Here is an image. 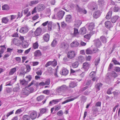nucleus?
<instances>
[{
    "mask_svg": "<svg viewBox=\"0 0 120 120\" xmlns=\"http://www.w3.org/2000/svg\"><path fill=\"white\" fill-rule=\"evenodd\" d=\"M59 9L58 8H55L54 10L55 12H56V16L57 19L59 20L62 19L64 15L65 12L62 10L59 11Z\"/></svg>",
    "mask_w": 120,
    "mask_h": 120,
    "instance_id": "nucleus-1",
    "label": "nucleus"
},
{
    "mask_svg": "<svg viewBox=\"0 0 120 120\" xmlns=\"http://www.w3.org/2000/svg\"><path fill=\"white\" fill-rule=\"evenodd\" d=\"M20 83L22 85V86H26V87H28L31 86V85L35 83V81L34 80H33L30 83L29 85H27L28 83V82L26 81L24 79H23L22 80H20Z\"/></svg>",
    "mask_w": 120,
    "mask_h": 120,
    "instance_id": "nucleus-2",
    "label": "nucleus"
},
{
    "mask_svg": "<svg viewBox=\"0 0 120 120\" xmlns=\"http://www.w3.org/2000/svg\"><path fill=\"white\" fill-rule=\"evenodd\" d=\"M76 54L75 51H69L67 53V57L69 58L72 59L75 57Z\"/></svg>",
    "mask_w": 120,
    "mask_h": 120,
    "instance_id": "nucleus-3",
    "label": "nucleus"
},
{
    "mask_svg": "<svg viewBox=\"0 0 120 120\" xmlns=\"http://www.w3.org/2000/svg\"><path fill=\"white\" fill-rule=\"evenodd\" d=\"M40 112L39 113V114L37 117L38 118L40 116H41L42 114L44 113H47L48 112V109L46 108H42L39 109Z\"/></svg>",
    "mask_w": 120,
    "mask_h": 120,
    "instance_id": "nucleus-4",
    "label": "nucleus"
},
{
    "mask_svg": "<svg viewBox=\"0 0 120 120\" xmlns=\"http://www.w3.org/2000/svg\"><path fill=\"white\" fill-rule=\"evenodd\" d=\"M76 9L77 11L81 13L85 14L87 13V11L85 8L80 7L78 5H77Z\"/></svg>",
    "mask_w": 120,
    "mask_h": 120,
    "instance_id": "nucleus-5",
    "label": "nucleus"
},
{
    "mask_svg": "<svg viewBox=\"0 0 120 120\" xmlns=\"http://www.w3.org/2000/svg\"><path fill=\"white\" fill-rule=\"evenodd\" d=\"M101 13V12L100 10L95 11L93 15V16L94 18L97 19L100 16Z\"/></svg>",
    "mask_w": 120,
    "mask_h": 120,
    "instance_id": "nucleus-6",
    "label": "nucleus"
},
{
    "mask_svg": "<svg viewBox=\"0 0 120 120\" xmlns=\"http://www.w3.org/2000/svg\"><path fill=\"white\" fill-rule=\"evenodd\" d=\"M86 26L87 27L89 30H92L94 27V23L93 22L88 23L86 25Z\"/></svg>",
    "mask_w": 120,
    "mask_h": 120,
    "instance_id": "nucleus-7",
    "label": "nucleus"
},
{
    "mask_svg": "<svg viewBox=\"0 0 120 120\" xmlns=\"http://www.w3.org/2000/svg\"><path fill=\"white\" fill-rule=\"evenodd\" d=\"M30 93V91L28 88H23L21 92L22 95H24L26 96H28Z\"/></svg>",
    "mask_w": 120,
    "mask_h": 120,
    "instance_id": "nucleus-8",
    "label": "nucleus"
},
{
    "mask_svg": "<svg viewBox=\"0 0 120 120\" xmlns=\"http://www.w3.org/2000/svg\"><path fill=\"white\" fill-rule=\"evenodd\" d=\"M37 115V112L36 111H34L30 113L29 116L32 120H34L36 118Z\"/></svg>",
    "mask_w": 120,
    "mask_h": 120,
    "instance_id": "nucleus-9",
    "label": "nucleus"
},
{
    "mask_svg": "<svg viewBox=\"0 0 120 120\" xmlns=\"http://www.w3.org/2000/svg\"><path fill=\"white\" fill-rule=\"evenodd\" d=\"M29 29L26 26L21 27L19 30V32L20 33H25L27 32Z\"/></svg>",
    "mask_w": 120,
    "mask_h": 120,
    "instance_id": "nucleus-10",
    "label": "nucleus"
},
{
    "mask_svg": "<svg viewBox=\"0 0 120 120\" xmlns=\"http://www.w3.org/2000/svg\"><path fill=\"white\" fill-rule=\"evenodd\" d=\"M90 66V63L87 62H85L83 64V68L85 71H87L89 69Z\"/></svg>",
    "mask_w": 120,
    "mask_h": 120,
    "instance_id": "nucleus-11",
    "label": "nucleus"
},
{
    "mask_svg": "<svg viewBox=\"0 0 120 120\" xmlns=\"http://www.w3.org/2000/svg\"><path fill=\"white\" fill-rule=\"evenodd\" d=\"M67 86L66 85H63L58 88L57 91L58 92H64L67 89Z\"/></svg>",
    "mask_w": 120,
    "mask_h": 120,
    "instance_id": "nucleus-12",
    "label": "nucleus"
},
{
    "mask_svg": "<svg viewBox=\"0 0 120 120\" xmlns=\"http://www.w3.org/2000/svg\"><path fill=\"white\" fill-rule=\"evenodd\" d=\"M105 26L108 28H110L113 27V25L109 21H106L105 22Z\"/></svg>",
    "mask_w": 120,
    "mask_h": 120,
    "instance_id": "nucleus-13",
    "label": "nucleus"
},
{
    "mask_svg": "<svg viewBox=\"0 0 120 120\" xmlns=\"http://www.w3.org/2000/svg\"><path fill=\"white\" fill-rule=\"evenodd\" d=\"M94 45L97 48L99 47L101 45V41L99 39H97L94 41Z\"/></svg>",
    "mask_w": 120,
    "mask_h": 120,
    "instance_id": "nucleus-14",
    "label": "nucleus"
},
{
    "mask_svg": "<svg viewBox=\"0 0 120 120\" xmlns=\"http://www.w3.org/2000/svg\"><path fill=\"white\" fill-rule=\"evenodd\" d=\"M69 71L66 68H64L60 72L61 75H66L68 74Z\"/></svg>",
    "mask_w": 120,
    "mask_h": 120,
    "instance_id": "nucleus-15",
    "label": "nucleus"
},
{
    "mask_svg": "<svg viewBox=\"0 0 120 120\" xmlns=\"http://www.w3.org/2000/svg\"><path fill=\"white\" fill-rule=\"evenodd\" d=\"M66 21L68 23H70L72 21L71 16V15H67L65 18Z\"/></svg>",
    "mask_w": 120,
    "mask_h": 120,
    "instance_id": "nucleus-16",
    "label": "nucleus"
},
{
    "mask_svg": "<svg viewBox=\"0 0 120 120\" xmlns=\"http://www.w3.org/2000/svg\"><path fill=\"white\" fill-rule=\"evenodd\" d=\"M75 24L74 25V27H77V28H79L82 23L81 21L78 20H75Z\"/></svg>",
    "mask_w": 120,
    "mask_h": 120,
    "instance_id": "nucleus-17",
    "label": "nucleus"
},
{
    "mask_svg": "<svg viewBox=\"0 0 120 120\" xmlns=\"http://www.w3.org/2000/svg\"><path fill=\"white\" fill-rule=\"evenodd\" d=\"M41 29L40 28H37L34 32L35 36H38L41 34Z\"/></svg>",
    "mask_w": 120,
    "mask_h": 120,
    "instance_id": "nucleus-18",
    "label": "nucleus"
},
{
    "mask_svg": "<svg viewBox=\"0 0 120 120\" xmlns=\"http://www.w3.org/2000/svg\"><path fill=\"white\" fill-rule=\"evenodd\" d=\"M60 99L53 100L49 102V105L51 106L52 105L56 104L60 101Z\"/></svg>",
    "mask_w": 120,
    "mask_h": 120,
    "instance_id": "nucleus-19",
    "label": "nucleus"
},
{
    "mask_svg": "<svg viewBox=\"0 0 120 120\" xmlns=\"http://www.w3.org/2000/svg\"><path fill=\"white\" fill-rule=\"evenodd\" d=\"M79 33L80 34L82 35L85 34L86 33V28L84 27L82 28L80 30Z\"/></svg>",
    "mask_w": 120,
    "mask_h": 120,
    "instance_id": "nucleus-20",
    "label": "nucleus"
},
{
    "mask_svg": "<svg viewBox=\"0 0 120 120\" xmlns=\"http://www.w3.org/2000/svg\"><path fill=\"white\" fill-rule=\"evenodd\" d=\"M17 68H18V67L16 66L11 69L9 72V75H13L14 73L16 71Z\"/></svg>",
    "mask_w": 120,
    "mask_h": 120,
    "instance_id": "nucleus-21",
    "label": "nucleus"
},
{
    "mask_svg": "<svg viewBox=\"0 0 120 120\" xmlns=\"http://www.w3.org/2000/svg\"><path fill=\"white\" fill-rule=\"evenodd\" d=\"M37 8L39 11H42L45 9V7L43 4H40L38 5Z\"/></svg>",
    "mask_w": 120,
    "mask_h": 120,
    "instance_id": "nucleus-22",
    "label": "nucleus"
},
{
    "mask_svg": "<svg viewBox=\"0 0 120 120\" xmlns=\"http://www.w3.org/2000/svg\"><path fill=\"white\" fill-rule=\"evenodd\" d=\"M79 45L78 43L76 41H73L70 44V46L71 47H76Z\"/></svg>",
    "mask_w": 120,
    "mask_h": 120,
    "instance_id": "nucleus-23",
    "label": "nucleus"
},
{
    "mask_svg": "<svg viewBox=\"0 0 120 120\" xmlns=\"http://www.w3.org/2000/svg\"><path fill=\"white\" fill-rule=\"evenodd\" d=\"M39 2V1L38 0L31 1L29 3V6H31L37 4Z\"/></svg>",
    "mask_w": 120,
    "mask_h": 120,
    "instance_id": "nucleus-24",
    "label": "nucleus"
},
{
    "mask_svg": "<svg viewBox=\"0 0 120 120\" xmlns=\"http://www.w3.org/2000/svg\"><path fill=\"white\" fill-rule=\"evenodd\" d=\"M119 17V16L117 15L115 16H113L111 19V22L113 23H115L118 19Z\"/></svg>",
    "mask_w": 120,
    "mask_h": 120,
    "instance_id": "nucleus-25",
    "label": "nucleus"
},
{
    "mask_svg": "<svg viewBox=\"0 0 120 120\" xmlns=\"http://www.w3.org/2000/svg\"><path fill=\"white\" fill-rule=\"evenodd\" d=\"M49 36L47 33L45 34L43 36L44 39L45 41H48L49 40Z\"/></svg>",
    "mask_w": 120,
    "mask_h": 120,
    "instance_id": "nucleus-26",
    "label": "nucleus"
},
{
    "mask_svg": "<svg viewBox=\"0 0 120 120\" xmlns=\"http://www.w3.org/2000/svg\"><path fill=\"white\" fill-rule=\"evenodd\" d=\"M112 14V11L111 10H110L107 13L106 16V18L108 19H110Z\"/></svg>",
    "mask_w": 120,
    "mask_h": 120,
    "instance_id": "nucleus-27",
    "label": "nucleus"
},
{
    "mask_svg": "<svg viewBox=\"0 0 120 120\" xmlns=\"http://www.w3.org/2000/svg\"><path fill=\"white\" fill-rule=\"evenodd\" d=\"M102 85V84L100 83H98L96 85L95 87L96 89V90H97V91L99 90H100V88L101 87Z\"/></svg>",
    "mask_w": 120,
    "mask_h": 120,
    "instance_id": "nucleus-28",
    "label": "nucleus"
},
{
    "mask_svg": "<svg viewBox=\"0 0 120 120\" xmlns=\"http://www.w3.org/2000/svg\"><path fill=\"white\" fill-rule=\"evenodd\" d=\"M77 97H75L73 98H72L71 99H68L67 100H66L65 101H64L62 103V104H65L67 102H68L72 101H73L74 99H76L77 98Z\"/></svg>",
    "mask_w": 120,
    "mask_h": 120,
    "instance_id": "nucleus-29",
    "label": "nucleus"
},
{
    "mask_svg": "<svg viewBox=\"0 0 120 120\" xmlns=\"http://www.w3.org/2000/svg\"><path fill=\"white\" fill-rule=\"evenodd\" d=\"M97 4L94 3H92L91 5V7L90 8V9L92 10H94L97 9Z\"/></svg>",
    "mask_w": 120,
    "mask_h": 120,
    "instance_id": "nucleus-30",
    "label": "nucleus"
},
{
    "mask_svg": "<svg viewBox=\"0 0 120 120\" xmlns=\"http://www.w3.org/2000/svg\"><path fill=\"white\" fill-rule=\"evenodd\" d=\"M34 56H39L41 55V53L39 50H37L35 51L34 53Z\"/></svg>",
    "mask_w": 120,
    "mask_h": 120,
    "instance_id": "nucleus-31",
    "label": "nucleus"
},
{
    "mask_svg": "<svg viewBox=\"0 0 120 120\" xmlns=\"http://www.w3.org/2000/svg\"><path fill=\"white\" fill-rule=\"evenodd\" d=\"M79 64L78 61H76L71 64V65L72 68H77Z\"/></svg>",
    "mask_w": 120,
    "mask_h": 120,
    "instance_id": "nucleus-32",
    "label": "nucleus"
},
{
    "mask_svg": "<svg viewBox=\"0 0 120 120\" xmlns=\"http://www.w3.org/2000/svg\"><path fill=\"white\" fill-rule=\"evenodd\" d=\"M77 86V83L75 82H71L70 83L69 85L70 87L71 88H74Z\"/></svg>",
    "mask_w": 120,
    "mask_h": 120,
    "instance_id": "nucleus-33",
    "label": "nucleus"
},
{
    "mask_svg": "<svg viewBox=\"0 0 120 120\" xmlns=\"http://www.w3.org/2000/svg\"><path fill=\"white\" fill-rule=\"evenodd\" d=\"M100 39L101 41L102 42L105 43L106 42L107 39L105 37L102 36L100 37Z\"/></svg>",
    "mask_w": 120,
    "mask_h": 120,
    "instance_id": "nucleus-34",
    "label": "nucleus"
},
{
    "mask_svg": "<svg viewBox=\"0 0 120 120\" xmlns=\"http://www.w3.org/2000/svg\"><path fill=\"white\" fill-rule=\"evenodd\" d=\"M22 45L24 48H27L28 46V42L25 41H22Z\"/></svg>",
    "mask_w": 120,
    "mask_h": 120,
    "instance_id": "nucleus-35",
    "label": "nucleus"
},
{
    "mask_svg": "<svg viewBox=\"0 0 120 120\" xmlns=\"http://www.w3.org/2000/svg\"><path fill=\"white\" fill-rule=\"evenodd\" d=\"M77 27H75L74 28V35L75 36H77L79 34L78 29H77Z\"/></svg>",
    "mask_w": 120,
    "mask_h": 120,
    "instance_id": "nucleus-36",
    "label": "nucleus"
},
{
    "mask_svg": "<svg viewBox=\"0 0 120 120\" xmlns=\"http://www.w3.org/2000/svg\"><path fill=\"white\" fill-rule=\"evenodd\" d=\"M9 19L7 17L3 18L2 19V22L5 23H7L8 22Z\"/></svg>",
    "mask_w": 120,
    "mask_h": 120,
    "instance_id": "nucleus-37",
    "label": "nucleus"
},
{
    "mask_svg": "<svg viewBox=\"0 0 120 120\" xmlns=\"http://www.w3.org/2000/svg\"><path fill=\"white\" fill-rule=\"evenodd\" d=\"M23 120H30V118L28 115H25L22 117Z\"/></svg>",
    "mask_w": 120,
    "mask_h": 120,
    "instance_id": "nucleus-38",
    "label": "nucleus"
},
{
    "mask_svg": "<svg viewBox=\"0 0 120 120\" xmlns=\"http://www.w3.org/2000/svg\"><path fill=\"white\" fill-rule=\"evenodd\" d=\"M2 8L3 10H8L9 9V7L8 5L5 4L2 6Z\"/></svg>",
    "mask_w": 120,
    "mask_h": 120,
    "instance_id": "nucleus-39",
    "label": "nucleus"
},
{
    "mask_svg": "<svg viewBox=\"0 0 120 120\" xmlns=\"http://www.w3.org/2000/svg\"><path fill=\"white\" fill-rule=\"evenodd\" d=\"M113 94L114 97H116L120 93V92L119 90H116L112 93Z\"/></svg>",
    "mask_w": 120,
    "mask_h": 120,
    "instance_id": "nucleus-40",
    "label": "nucleus"
},
{
    "mask_svg": "<svg viewBox=\"0 0 120 120\" xmlns=\"http://www.w3.org/2000/svg\"><path fill=\"white\" fill-rule=\"evenodd\" d=\"M120 9V8L118 7L117 5H116L113 8V11L114 12H117Z\"/></svg>",
    "mask_w": 120,
    "mask_h": 120,
    "instance_id": "nucleus-41",
    "label": "nucleus"
},
{
    "mask_svg": "<svg viewBox=\"0 0 120 120\" xmlns=\"http://www.w3.org/2000/svg\"><path fill=\"white\" fill-rule=\"evenodd\" d=\"M52 22H50L48 24V30L49 31H51L52 30Z\"/></svg>",
    "mask_w": 120,
    "mask_h": 120,
    "instance_id": "nucleus-42",
    "label": "nucleus"
},
{
    "mask_svg": "<svg viewBox=\"0 0 120 120\" xmlns=\"http://www.w3.org/2000/svg\"><path fill=\"white\" fill-rule=\"evenodd\" d=\"M111 76L115 78L117 77L118 75L114 71H112L111 74Z\"/></svg>",
    "mask_w": 120,
    "mask_h": 120,
    "instance_id": "nucleus-43",
    "label": "nucleus"
},
{
    "mask_svg": "<svg viewBox=\"0 0 120 120\" xmlns=\"http://www.w3.org/2000/svg\"><path fill=\"white\" fill-rule=\"evenodd\" d=\"M20 88L19 86L18 85H17V86H16L13 89V91L14 92H18Z\"/></svg>",
    "mask_w": 120,
    "mask_h": 120,
    "instance_id": "nucleus-44",
    "label": "nucleus"
},
{
    "mask_svg": "<svg viewBox=\"0 0 120 120\" xmlns=\"http://www.w3.org/2000/svg\"><path fill=\"white\" fill-rule=\"evenodd\" d=\"M98 3L99 5L100 6H102L104 4L105 2L104 0H98Z\"/></svg>",
    "mask_w": 120,
    "mask_h": 120,
    "instance_id": "nucleus-45",
    "label": "nucleus"
},
{
    "mask_svg": "<svg viewBox=\"0 0 120 120\" xmlns=\"http://www.w3.org/2000/svg\"><path fill=\"white\" fill-rule=\"evenodd\" d=\"M44 96L41 95L38 96L37 98V100L38 101H40L43 100L44 98Z\"/></svg>",
    "mask_w": 120,
    "mask_h": 120,
    "instance_id": "nucleus-46",
    "label": "nucleus"
},
{
    "mask_svg": "<svg viewBox=\"0 0 120 120\" xmlns=\"http://www.w3.org/2000/svg\"><path fill=\"white\" fill-rule=\"evenodd\" d=\"M26 66V72H29L31 70V67L30 65L28 64H25V65Z\"/></svg>",
    "mask_w": 120,
    "mask_h": 120,
    "instance_id": "nucleus-47",
    "label": "nucleus"
},
{
    "mask_svg": "<svg viewBox=\"0 0 120 120\" xmlns=\"http://www.w3.org/2000/svg\"><path fill=\"white\" fill-rule=\"evenodd\" d=\"M76 71H77V72L76 73V74H77L79 75H82V77H83L84 75V74H82V72L81 70L79 69L78 70H76Z\"/></svg>",
    "mask_w": 120,
    "mask_h": 120,
    "instance_id": "nucleus-48",
    "label": "nucleus"
},
{
    "mask_svg": "<svg viewBox=\"0 0 120 120\" xmlns=\"http://www.w3.org/2000/svg\"><path fill=\"white\" fill-rule=\"evenodd\" d=\"M100 60V58L98 57L97 58L95 61V65L97 66L98 64L99 63Z\"/></svg>",
    "mask_w": 120,
    "mask_h": 120,
    "instance_id": "nucleus-49",
    "label": "nucleus"
},
{
    "mask_svg": "<svg viewBox=\"0 0 120 120\" xmlns=\"http://www.w3.org/2000/svg\"><path fill=\"white\" fill-rule=\"evenodd\" d=\"M0 47L1 49L0 52L1 53H3L4 51L6 49V48L5 47V46L4 45H1Z\"/></svg>",
    "mask_w": 120,
    "mask_h": 120,
    "instance_id": "nucleus-50",
    "label": "nucleus"
},
{
    "mask_svg": "<svg viewBox=\"0 0 120 120\" xmlns=\"http://www.w3.org/2000/svg\"><path fill=\"white\" fill-rule=\"evenodd\" d=\"M30 63L33 66H35L38 65L39 64L38 62H30Z\"/></svg>",
    "mask_w": 120,
    "mask_h": 120,
    "instance_id": "nucleus-51",
    "label": "nucleus"
},
{
    "mask_svg": "<svg viewBox=\"0 0 120 120\" xmlns=\"http://www.w3.org/2000/svg\"><path fill=\"white\" fill-rule=\"evenodd\" d=\"M51 65L54 67L57 64V62L55 59L53 61H51Z\"/></svg>",
    "mask_w": 120,
    "mask_h": 120,
    "instance_id": "nucleus-52",
    "label": "nucleus"
},
{
    "mask_svg": "<svg viewBox=\"0 0 120 120\" xmlns=\"http://www.w3.org/2000/svg\"><path fill=\"white\" fill-rule=\"evenodd\" d=\"M77 72L76 70L75 71L71 68L70 70V74L71 75H74L76 74V73Z\"/></svg>",
    "mask_w": 120,
    "mask_h": 120,
    "instance_id": "nucleus-53",
    "label": "nucleus"
},
{
    "mask_svg": "<svg viewBox=\"0 0 120 120\" xmlns=\"http://www.w3.org/2000/svg\"><path fill=\"white\" fill-rule=\"evenodd\" d=\"M79 60L80 62H82L84 60V59L82 56H80L78 57Z\"/></svg>",
    "mask_w": 120,
    "mask_h": 120,
    "instance_id": "nucleus-54",
    "label": "nucleus"
},
{
    "mask_svg": "<svg viewBox=\"0 0 120 120\" xmlns=\"http://www.w3.org/2000/svg\"><path fill=\"white\" fill-rule=\"evenodd\" d=\"M112 61L115 64H119L120 65V63L118 61L115 60V58H113L112 59Z\"/></svg>",
    "mask_w": 120,
    "mask_h": 120,
    "instance_id": "nucleus-55",
    "label": "nucleus"
},
{
    "mask_svg": "<svg viewBox=\"0 0 120 120\" xmlns=\"http://www.w3.org/2000/svg\"><path fill=\"white\" fill-rule=\"evenodd\" d=\"M50 80L49 79H48L46 80L45 81V85H49L50 83Z\"/></svg>",
    "mask_w": 120,
    "mask_h": 120,
    "instance_id": "nucleus-56",
    "label": "nucleus"
},
{
    "mask_svg": "<svg viewBox=\"0 0 120 120\" xmlns=\"http://www.w3.org/2000/svg\"><path fill=\"white\" fill-rule=\"evenodd\" d=\"M33 46L34 49H35L38 48V45L37 42H36L33 44Z\"/></svg>",
    "mask_w": 120,
    "mask_h": 120,
    "instance_id": "nucleus-57",
    "label": "nucleus"
},
{
    "mask_svg": "<svg viewBox=\"0 0 120 120\" xmlns=\"http://www.w3.org/2000/svg\"><path fill=\"white\" fill-rule=\"evenodd\" d=\"M26 79L27 80L28 82H29L31 80L32 78L30 75H29L26 76Z\"/></svg>",
    "mask_w": 120,
    "mask_h": 120,
    "instance_id": "nucleus-58",
    "label": "nucleus"
},
{
    "mask_svg": "<svg viewBox=\"0 0 120 120\" xmlns=\"http://www.w3.org/2000/svg\"><path fill=\"white\" fill-rule=\"evenodd\" d=\"M57 44V41L55 40H54L51 43V45L52 47H55L56 46Z\"/></svg>",
    "mask_w": 120,
    "mask_h": 120,
    "instance_id": "nucleus-59",
    "label": "nucleus"
},
{
    "mask_svg": "<svg viewBox=\"0 0 120 120\" xmlns=\"http://www.w3.org/2000/svg\"><path fill=\"white\" fill-rule=\"evenodd\" d=\"M86 54H92L93 53L92 51L89 49H86Z\"/></svg>",
    "mask_w": 120,
    "mask_h": 120,
    "instance_id": "nucleus-60",
    "label": "nucleus"
},
{
    "mask_svg": "<svg viewBox=\"0 0 120 120\" xmlns=\"http://www.w3.org/2000/svg\"><path fill=\"white\" fill-rule=\"evenodd\" d=\"M96 72L95 71H92L89 74L90 76L92 77H94L96 75Z\"/></svg>",
    "mask_w": 120,
    "mask_h": 120,
    "instance_id": "nucleus-61",
    "label": "nucleus"
},
{
    "mask_svg": "<svg viewBox=\"0 0 120 120\" xmlns=\"http://www.w3.org/2000/svg\"><path fill=\"white\" fill-rule=\"evenodd\" d=\"M91 81L90 80H87L86 82V85L90 87L91 86Z\"/></svg>",
    "mask_w": 120,
    "mask_h": 120,
    "instance_id": "nucleus-62",
    "label": "nucleus"
},
{
    "mask_svg": "<svg viewBox=\"0 0 120 120\" xmlns=\"http://www.w3.org/2000/svg\"><path fill=\"white\" fill-rule=\"evenodd\" d=\"M88 86H86L85 87H83L79 90V92H82L88 88Z\"/></svg>",
    "mask_w": 120,
    "mask_h": 120,
    "instance_id": "nucleus-63",
    "label": "nucleus"
},
{
    "mask_svg": "<svg viewBox=\"0 0 120 120\" xmlns=\"http://www.w3.org/2000/svg\"><path fill=\"white\" fill-rule=\"evenodd\" d=\"M63 114V113L62 110H60L58 111L57 113V115L58 116H61Z\"/></svg>",
    "mask_w": 120,
    "mask_h": 120,
    "instance_id": "nucleus-64",
    "label": "nucleus"
}]
</instances>
